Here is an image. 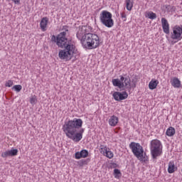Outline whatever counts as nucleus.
<instances>
[{
  "mask_svg": "<svg viewBox=\"0 0 182 182\" xmlns=\"http://www.w3.org/2000/svg\"><path fill=\"white\" fill-rule=\"evenodd\" d=\"M121 17L122 18V19H124V21H126L127 16L126 15V13L122 12L121 13Z\"/></svg>",
  "mask_w": 182,
  "mask_h": 182,
  "instance_id": "obj_32",
  "label": "nucleus"
},
{
  "mask_svg": "<svg viewBox=\"0 0 182 182\" xmlns=\"http://www.w3.org/2000/svg\"><path fill=\"white\" fill-rule=\"evenodd\" d=\"M61 31H65V33L67 32H69V26H63L61 28Z\"/></svg>",
  "mask_w": 182,
  "mask_h": 182,
  "instance_id": "obj_31",
  "label": "nucleus"
},
{
  "mask_svg": "<svg viewBox=\"0 0 182 182\" xmlns=\"http://www.w3.org/2000/svg\"><path fill=\"white\" fill-rule=\"evenodd\" d=\"M36 102H38V100H36V96H33L31 98H30V103L31 105H36Z\"/></svg>",
  "mask_w": 182,
  "mask_h": 182,
  "instance_id": "obj_29",
  "label": "nucleus"
},
{
  "mask_svg": "<svg viewBox=\"0 0 182 182\" xmlns=\"http://www.w3.org/2000/svg\"><path fill=\"white\" fill-rule=\"evenodd\" d=\"M75 45L72 43V40H69L63 46L64 50L67 52L68 55H71V56H73V54L77 52V50H75Z\"/></svg>",
  "mask_w": 182,
  "mask_h": 182,
  "instance_id": "obj_9",
  "label": "nucleus"
},
{
  "mask_svg": "<svg viewBox=\"0 0 182 182\" xmlns=\"http://www.w3.org/2000/svg\"><path fill=\"white\" fill-rule=\"evenodd\" d=\"M75 157L77 160H79L82 159V154H80V151H77L75 154Z\"/></svg>",
  "mask_w": 182,
  "mask_h": 182,
  "instance_id": "obj_30",
  "label": "nucleus"
},
{
  "mask_svg": "<svg viewBox=\"0 0 182 182\" xmlns=\"http://www.w3.org/2000/svg\"><path fill=\"white\" fill-rule=\"evenodd\" d=\"M48 22H49V19L48 18V17H44L41 21L40 27L43 32L46 31V26H48Z\"/></svg>",
  "mask_w": 182,
  "mask_h": 182,
  "instance_id": "obj_15",
  "label": "nucleus"
},
{
  "mask_svg": "<svg viewBox=\"0 0 182 182\" xmlns=\"http://www.w3.org/2000/svg\"><path fill=\"white\" fill-rule=\"evenodd\" d=\"M174 43H176V41L174 43H173V41H172V45H174Z\"/></svg>",
  "mask_w": 182,
  "mask_h": 182,
  "instance_id": "obj_35",
  "label": "nucleus"
},
{
  "mask_svg": "<svg viewBox=\"0 0 182 182\" xmlns=\"http://www.w3.org/2000/svg\"><path fill=\"white\" fill-rule=\"evenodd\" d=\"M82 124V119L75 118L73 120L65 122L63 130L68 139L78 142L83 139V133H85V129L81 128Z\"/></svg>",
  "mask_w": 182,
  "mask_h": 182,
  "instance_id": "obj_1",
  "label": "nucleus"
},
{
  "mask_svg": "<svg viewBox=\"0 0 182 182\" xmlns=\"http://www.w3.org/2000/svg\"><path fill=\"white\" fill-rule=\"evenodd\" d=\"M112 96L117 102H122V100H126V99L129 97V94H127V92L126 91H123L122 92H114L112 94Z\"/></svg>",
  "mask_w": 182,
  "mask_h": 182,
  "instance_id": "obj_10",
  "label": "nucleus"
},
{
  "mask_svg": "<svg viewBox=\"0 0 182 182\" xmlns=\"http://www.w3.org/2000/svg\"><path fill=\"white\" fill-rule=\"evenodd\" d=\"M85 31L82 28L77 33V38L82 43L83 48L86 49H96L100 46V38L99 36L95 33H85Z\"/></svg>",
  "mask_w": 182,
  "mask_h": 182,
  "instance_id": "obj_2",
  "label": "nucleus"
},
{
  "mask_svg": "<svg viewBox=\"0 0 182 182\" xmlns=\"http://www.w3.org/2000/svg\"><path fill=\"white\" fill-rule=\"evenodd\" d=\"M148 18L149 19H156V18H157V14H156V13L151 11L148 14Z\"/></svg>",
  "mask_w": 182,
  "mask_h": 182,
  "instance_id": "obj_27",
  "label": "nucleus"
},
{
  "mask_svg": "<svg viewBox=\"0 0 182 182\" xmlns=\"http://www.w3.org/2000/svg\"><path fill=\"white\" fill-rule=\"evenodd\" d=\"M15 156H18V149L14 148L1 154L3 159H6V157H15Z\"/></svg>",
  "mask_w": 182,
  "mask_h": 182,
  "instance_id": "obj_11",
  "label": "nucleus"
},
{
  "mask_svg": "<svg viewBox=\"0 0 182 182\" xmlns=\"http://www.w3.org/2000/svg\"><path fill=\"white\" fill-rule=\"evenodd\" d=\"M165 8L167 11V12H174L176 11V7L171 5H166Z\"/></svg>",
  "mask_w": 182,
  "mask_h": 182,
  "instance_id": "obj_25",
  "label": "nucleus"
},
{
  "mask_svg": "<svg viewBox=\"0 0 182 182\" xmlns=\"http://www.w3.org/2000/svg\"><path fill=\"white\" fill-rule=\"evenodd\" d=\"M161 23H162V28L164 33H166V35H168V33H170V24H168V21H167V19H166V18H162Z\"/></svg>",
  "mask_w": 182,
  "mask_h": 182,
  "instance_id": "obj_14",
  "label": "nucleus"
},
{
  "mask_svg": "<svg viewBox=\"0 0 182 182\" xmlns=\"http://www.w3.org/2000/svg\"><path fill=\"white\" fill-rule=\"evenodd\" d=\"M50 41L53 43H56L58 48H61L63 49V46H65V43L69 42V40L66 38V31L60 32L58 36L53 35L51 36Z\"/></svg>",
  "mask_w": 182,
  "mask_h": 182,
  "instance_id": "obj_7",
  "label": "nucleus"
},
{
  "mask_svg": "<svg viewBox=\"0 0 182 182\" xmlns=\"http://www.w3.org/2000/svg\"><path fill=\"white\" fill-rule=\"evenodd\" d=\"M82 159H86L89 156V151L86 149H82L80 151Z\"/></svg>",
  "mask_w": 182,
  "mask_h": 182,
  "instance_id": "obj_24",
  "label": "nucleus"
},
{
  "mask_svg": "<svg viewBox=\"0 0 182 182\" xmlns=\"http://www.w3.org/2000/svg\"><path fill=\"white\" fill-rule=\"evenodd\" d=\"M176 134V129L173 127H170L166 130V136H168V137H172V136H174Z\"/></svg>",
  "mask_w": 182,
  "mask_h": 182,
  "instance_id": "obj_20",
  "label": "nucleus"
},
{
  "mask_svg": "<svg viewBox=\"0 0 182 182\" xmlns=\"http://www.w3.org/2000/svg\"><path fill=\"white\" fill-rule=\"evenodd\" d=\"M58 57L62 60L68 61V60H70V59H72L73 58V55H72L70 54H68V52L65 51V50H60V51L58 53Z\"/></svg>",
  "mask_w": 182,
  "mask_h": 182,
  "instance_id": "obj_12",
  "label": "nucleus"
},
{
  "mask_svg": "<svg viewBox=\"0 0 182 182\" xmlns=\"http://www.w3.org/2000/svg\"><path fill=\"white\" fill-rule=\"evenodd\" d=\"M125 76V77H124ZM119 75V79H113L112 85L115 87H118L121 89V90H124V89H127V90H132V80H130V77L127 76L126 75Z\"/></svg>",
  "mask_w": 182,
  "mask_h": 182,
  "instance_id": "obj_4",
  "label": "nucleus"
},
{
  "mask_svg": "<svg viewBox=\"0 0 182 182\" xmlns=\"http://www.w3.org/2000/svg\"><path fill=\"white\" fill-rule=\"evenodd\" d=\"M114 176L115 178H120L122 177V172L118 168L114 169Z\"/></svg>",
  "mask_w": 182,
  "mask_h": 182,
  "instance_id": "obj_23",
  "label": "nucleus"
},
{
  "mask_svg": "<svg viewBox=\"0 0 182 182\" xmlns=\"http://www.w3.org/2000/svg\"><path fill=\"white\" fill-rule=\"evenodd\" d=\"M117 123H119V117L112 115L109 119V126L114 127L117 124Z\"/></svg>",
  "mask_w": 182,
  "mask_h": 182,
  "instance_id": "obj_17",
  "label": "nucleus"
},
{
  "mask_svg": "<svg viewBox=\"0 0 182 182\" xmlns=\"http://www.w3.org/2000/svg\"><path fill=\"white\" fill-rule=\"evenodd\" d=\"M171 83L173 87H180L181 86V82L177 77H174Z\"/></svg>",
  "mask_w": 182,
  "mask_h": 182,
  "instance_id": "obj_19",
  "label": "nucleus"
},
{
  "mask_svg": "<svg viewBox=\"0 0 182 182\" xmlns=\"http://www.w3.org/2000/svg\"><path fill=\"white\" fill-rule=\"evenodd\" d=\"M126 6L127 11H130L133 8V0H126Z\"/></svg>",
  "mask_w": 182,
  "mask_h": 182,
  "instance_id": "obj_22",
  "label": "nucleus"
},
{
  "mask_svg": "<svg viewBox=\"0 0 182 182\" xmlns=\"http://www.w3.org/2000/svg\"><path fill=\"white\" fill-rule=\"evenodd\" d=\"M12 90H15V92H19L21 90H22V85H16L12 87Z\"/></svg>",
  "mask_w": 182,
  "mask_h": 182,
  "instance_id": "obj_26",
  "label": "nucleus"
},
{
  "mask_svg": "<svg viewBox=\"0 0 182 182\" xmlns=\"http://www.w3.org/2000/svg\"><path fill=\"white\" fill-rule=\"evenodd\" d=\"M174 171H177V166L174 165V161H170L168 163V173L169 174H173Z\"/></svg>",
  "mask_w": 182,
  "mask_h": 182,
  "instance_id": "obj_16",
  "label": "nucleus"
},
{
  "mask_svg": "<svg viewBox=\"0 0 182 182\" xmlns=\"http://www.w3.org/2000/svg\"><path fill=\"white\" fill-rule=\"evenodd\" d=\"M112 13L107 11H102L100 14V19L101 23L106 26V28H112L114 25V21H113Z\"/></svg>",
  "mask_w": 182,
  "mask_h": 182,
  "instance_id": "obj_6",
  "label": "nucleus"
},
{
  "mask_svg": "<svg viewBox=\"0 0 182 182\" xmlns=\"http://www.w3.org/2000/svg\"><path fill=\"white\" fill-rule=\"evenodd\" d=\"M171 39L176 41L182 40V25L175 26L171 36Z\"/></svg>",
  "mask_w": 182,
  "mask_h": 182,
  "instance_id": "obj_8",
  "label": "nucleus"
},
{
  "mask_svg": "<svg viewBox=\"0 0 182 182\" xmlns=\"http://www.w3.org/2000/svg\"><path fill=\"white\" fill-rule=\"evenodd\" d=\"M14 85V81L9 80L6 83H5V86L6 87H12V86Z\"/></svg>",
  "mask_w": 182,
  "mask_h": 182,
  "instance_id": "obj_28",
  "label": "nucleus"
},
{
  "mask_svg": "<svg viewBox=\"0 0 182 182\" xmlns=\"http://www.w3.org/2000/svg\"><path fill=\"white\" fill-rule=\"evenodd\" d=\"M159 85V80L152 79L149 84V87L151 90H154L157 85Z\"/></svg>",
  "mask_w": 182,
  "mask_h": 182,
  "instance_id": "obj_18",
  "label": "nucleus"
},
{
  "mask_svg": "<svg viewBox=\"0 0 182 182\" xmlns=\"http://www.w3.org/2000/svg\"><path fill=\"white\" fill-rule=\"evenodd\" d=\"M90 161V159H81L80 160L77 164L80 167H83V166H87L89 164V162Z\"/></svg>",
  "mask_w": 182,
  "mask_h": 182,
  "instance_id": "obj_21",
  "label": "nucleus"
},
{
  "mask_svg": "<svg viewBox=\"0 0 182 182\" xmlns=\"http://www.w3.org/2000/svg\"><path fill=\"white\" fill-rule=\"evenodd\" d=\"M150 150L153 160H157L163 154V146L159 139H153L150 142Z\"/></svg>",
  "mask_w": 182,
  "mask_h": 182,
  "instance_id": "obj_5",
  "label": "nucleus"
},
{
  "mask_svg": "<svg viewBox=\"0 0 182 182\" xmlns=\"http://www.w3.org/2000/svg\"><path fill=\"white\" fill-rule=\"evenodd\" d=\"M129 149H131L134 156H135L138 160H140V161H143L144 163L149 161V156H147L146 152H144L143 146L139 143L131 142Z\"/></svg>",
  "mask_w": 182,
  "mask_h": 182,
  "instance_id": "obj_3",
  "label": "nucleus"
},
{
  "mask_svg": "<svg viewBox=\"0 0 182 182\" xmlns=\"http://www.w3.org/2000/svg\"><path fill=\"white\" fill-rule=\"evenodd\" d=\"M100 153H102L108 159H113V152L107 151V147L105 145H100Z\"/></svg>",
  "mask_w": 182,
  "mask_h": 182,
  "instance_id": "obj_13",
  "label": "nucleus"
},
{
  "mask_svg": "<svg viewBox=\"0 0 182 182\" xmlns=\"http://www.w3.org/2000/svg\"><path fill=\"white\" fill-rule=\"evenodd\" d=\"M134 87H136V83H134Z\"/></svg>",
  "mask_w": 182,
  "mask_h": 182,
  "instance_id": "obj_34",
  "label": "nucleus"
},
{
  "mask_svg": "<svg viewBox=\"0 0 182 182\" xmlns=\"http://www.w3.org/2000/svg\"><path fill=\"white\" fill-rule=\"evenodd\" d=\"M14 4L16 5H20L21 4V0H12Z\"/></svg>",
  "mask_w": 182,
  "mask_h": 182,
  "instance_id": "obj_33",
  "label": "nucleus"
}]
</instances>
